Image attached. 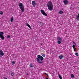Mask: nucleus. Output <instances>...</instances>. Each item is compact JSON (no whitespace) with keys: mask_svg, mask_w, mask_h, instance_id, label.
Listing matches in <instances>:
<instances>
[{"mask_svg":"<svg viewBox=\"0 0 79 79\" xmlns=\"http://www.w3.org/2000/svg\"><path fill=\"white\" fill-rule=\"evenodd\" d=\"M44 59V57L40 55H38L36 58L37 61L40 64H42V63H43V60Z\"/></svg>","mask_w":79,"mask_h":79,"instance_id":"1","label":"nucleus"},{"mask_svg":"<svg viewBox=\"0 0 79 79\" xmlns=\"http://www.w3.org/2000/svg\"><path fill=\"white\" fill-rule=\"evenodd\" d=\"M47 6H48V9L50 11H52L53 10V4L52 2L50 1H49L48 2L47 4Z\"/></svg>","mask_w":79,"mask_h":79,"instance_id":"2","label":"nucleus"},{"mask_svg":"<svg viewBox=\"0 0 79 79\" xmlns=\"http://www.w3.org/2000/svg\"><path fill=\"white\" fill-rule=\"evenodd\" d=\"M19 6L20 9L21 10L22 12H24V7L23 3H19Z\"/></svg>","mask_w":79,"mask_h":79,"instance_id":"3","label":"nucleus"},{"mask_svg":"<svg viewBox=\"0 0 79 79\" xmlns=\"http://www.w3.org/2000/svg\"><path fill=\"white\" fill-rule=\"evenodd\" d=\"M4 34V33H3V32L2 31H1V32H0V38L3 40L5 39V38L4 37V36H3Z\"/></svg>","mask_w":79,"mask_h":79,"instance_id":"4","label":"nucleus"},{"mask_svg":"<svg viewBox=\"0 0 79 79\" xmlns=\"http://www.w3.org/2000/svg\"><path fill=\"white\" fill-rule=\"evenodd\" d=\"M40 11L41 13H42V14H43V15L44 16H47V14H46V13L45 12V11H44V10H41Z\"/></svg>","mask_w":79,"mask_h":79,"instance_id":"5","label":"nucleus"},{"mask_svg":"<svg viewBox=\"0 0 79 79\" xmlns=\"http://www.w3.org/2000/svg\"><path fill=\"white\" fill-rule=\"evenodd\" d=\"M63 2L64 5H68L69 3V1L67 0H64Z\"/></svg>","mask_w":79,"mask_h":79,"instance_id":"6","label":"nucleus"},{"mask_svg":"<svg viewBox=\"0 0 79 79\" xmlns=\"http://www.w3.org/2000/svg\"><path fill=\"white\" fill-rule=\"evenodd\" d=\"M32 4L33 7H35V5H36V3H35V1H32Z\"/></svg>","mask_w":79,"mask_h":79,"instance_id":"7","label":"nucleus"},{"mask_svg":"<svg viewBox=\"0 0 79 79\" xmlns=\"http://www.w3.org/2000/svg\"><path fill=\"white\" fill-rule=\"evenodd\" d=\"M0 55H1V56H3L4 55V53H3V51L1 50L0 51Z\"/></svg>","mask_w":79,"mask_h":79,"instance_id":"8","label":"nucleus"},{"mask_svg":"<svg viewBox=\"0 0 79 79\" xmlns=\"http://www.w3.org/2000/svg\"><path fill=\"white\" fill-rule=\"evenodd\" d=\"M57 40H59L60 41H62L63 40H62V39L60 37H57Z\"/></svg>","mask_w":79,"mask_h":79,"instance_id":"9","label":"nucleus"},{"mask_svg":"<svg viewBox=\"0 0 79 79\" xmlns=\"http://www.w3.org/2000/svg\"><path fill=\"white\" fill-rule=\"evenodd\" d=\"M76 19L77 21H79V14H78L77 16Z\"/></svg>","mask_w":79,"mask_h":79,"instance_id":"10","label":"nucleus"},{"mask_svg":"<svg viewBox=\"0 0 79 79\" xmlns=\"http://www.w3.org/2000/svg\"><path fill=\"white\" fill-rule=\"evenodd\" d=\"M60 59H62L63 57H64V56L62 55H61L60 56H59Z\"/></svg>","mask_w":79,"mask_h":79,"instance_id":"11","label":"nucleus"},{"mask_svg":"<svg viewBox=\"0 0 79 79\" xmlns=\"http://www.w3.org/2000/svg\"><path fill=\"white\" fill-rule=\"evenodd\" d=\"M30 68H33L34 65H33V64H32V63H31L30 64Z\"/></svg>","mask_w":79,"mask_h":79,"instance_id":"12","label":"nucleus"},{"mask_svg":"<svg viewBox=\"0 0 79 79\" xmlns=\"http://www.w3.org/2000/svg\"><path fill=\"white\" fill-rule=\"evenodd\" d=\"M71 77L72 78H74V76L73 74H71Z\"/></svg>","mask_w":79,"mask_h":79,"instance_id":"13","label":"nucleus"},{"mask_svg":"<svg viewBox=\"0 0 79 79\" xmlns=\"http://www.w3.org/2000/svg\"><path fill=\"white\" fill-rule=\"evenodd\" d=\"M63 11H62V10H60L59 12V14L60 15L63 14Z\"/></svg>","mask_w":79,"mask_h":79,"instance_id":"14","label":"nucleus"},{"mask_svg":"<svg viewBox=\"0 0 79 79\" xmlns=\"http://www.w3.org/2000/svg\"><path fill=\"white\" fill-rule=\"evenodd\" d=\"M13 20H14L13 17H12L10 20L11 22H13Z\"/></svg>","mask_w":79,"mask_h":79,"instance_id":"15","label":"nucleus"},{"mask_svg":"<svg viewBox=\"0 0 79 79\" xmlns=\"http://www.w3.org/2000/svg\"><path fill=\"white\" fill-rule=\"evenodd\" d=\"M11 75L12 76H14V72H12L11 73Z\"/></svg>","mask_w":79,"mask_h":79,"instance_id":"16","label":"nucleus"},{"mask_svg":"<svg viewBox=\"0 0 79 79\" xmlns=\"http://www.w3.org/2000/svg\"><path fill=\"white\" fill-rule=\"evenodd\" d=\"M59 77L60 79H63V78H62V77H61V76L60 75V74H59Z\"/></svg>","mask_w":79,"mask_h":79,"instance_id":"17","label":"nucleus"},{"mask_svg":"<svg viewBox=\"0 0 79 79\" xmlns=\"http://www.w3.org/2000/svg\"><path fill=\"white\" fill-rule=\"evenodd\" d=\"M57 43L59 44H61V41L58 40L57 41Z\"/></svg>","mask_w":79,"mask_h":79,"instance_id":"18","label":"nucleus"},{"mask_svg":"<svg viewBox=\"0 0 79 79\" xmlns=\"http://www.w3.org/2000/svg\"><path fill=\"white\" fill-rule=\"evenodd\" d=\"M0 15H2L3 14V12L2 11H1L0 12Z\"/></svg>","mask_w":79,"mask_h":79,"instance_id":"19","label":"nucleus"},{"mask_svg":"<svg viewBox=\"0 0 79 79\" xmlns=\"http://www.w3.org/2000/svg\"><path fill=\"white\" fill-rule=\"evenodd\" d=\"M10 37H11V36H10V35H8L7 36V39H9V38H10Z\"/></svg>","mask_w":79,"mask_h":79,"instance_id":"20","label":"nucleus"},{"mask_svg":"<svg viewBox=\"0 0 79 79\" xmlns=\"http://www.w3.org/2000/svg\"><path fill=\"white\" fill-rule=\"evenodd\" d=\"M75 55H76V56H78V55H79V54L78 53L76 52L75 53Z\"/></svg>","mask_w":79,"mask_h":79,"instance_id":"21","label":"nucleus"},{"mask_svg":"<svg viewBox=\"0 0 79 79\" xmlns=\"http://www.w3.org/2000/svg\"><path fill=\"white\" fill-rule=\"evenodd\" d=\"M73 48H74V47H75V45H73Z\"/></svg>","mask_w":79,"mask_h":79,"instance_id":"22","label":"nucleus"},{"mask_svg":"<svg viewBox=\"0 0 79 79\" xmlns=\"http://www.w3.org/2000/svg\"><path fill=\"white\" fill-rule=\"evenodd\" d=\"M12 64H15V61H13L12 62Z\"/></svg>","mask_w":79,"mask_h":79,"instance_id":"23","label":"nucleus"},{"mask_svg":"<svg viewBox=\"0 0 79 79\" xmlns=\"http://www.w3.org/2000/svg\"><path fill=\"white\" fill-rule=\"evenodd\" d=\"M28 27L30 28V29H31V26L30 25H29V26H28Z\"/></svg>","mask_w":79,"mask_h":79,"instance_id":"24","label":"nucleus"},{"mask_svg":"<svg viewBox=\"0 0 79 79\" xmlns=\"http://www.w3.org/2000/svg\"><path fill=\"white\" fill-rule=\"evenodd\" d=\"M42 56H43L44 57H45V54H43L42 55Z\"/></svg>","mask_w":79,"mask_h":79,"instance_id":"25","label":"nucleus"},{"mask_svg":"<svg viewBox=\"0 0 79 79\" xmlns=\"http://www.w3.org/2000/svg\"><path fill=\"white\" fill-rule=\"evenodd\" d=\"M26 24H27V26H28L29 25V23H27Z\"/></svg>","mask_w":79,"mask_h":79,"instance_id":"26","label":"nucleus"},{"mask_svg":"<svg viewBox=\"0 0 79 79\" xmlns=\"http://www.w3.org/2000/svg\"><path fill=\"white\" fill-rule=\"evenodd\" d=\"M45 74L46 76H48V74L46 73H45Z\"/></svg>","mask_w":79,"mask_h":79,"instance_id":"27","label":"nucleus"},{"mask_svg":"<svg viewBox=\"0 0 79 79\" xmlns=\"http://www.w3.org/2000/svg\"><path fill=\"white\" fill-rule=\"evenodd\" d=\"M76 48H75L74 49V52H76Z\"/></svg>","mask_w":79,"mask_h":79,"instance_id":"28","label":"nucleus"},{"mask_svg":"<svg viewBox=\"0 0 79 79\" xmlns=\"http://www.w3.org/2000/svg\"><path fill=\"white\" fill-rule=\"evenodd\" d=\"M73 44H76V43L75 42H73Z\"/></svg>","mask_w":79,"mask_h":79,"instance_id":"29","label":"nucleus"},{"mask_svg":"<svg viewBox=\"0 0 79 79\" xmlns=\"http://www.w3.org/2000/svg\"><path fill=\"white\" fill-rule=\"evenodd\" d=\"M46 79H48V78H46Z\"/></svg>","mask_w":79,"mask_h":79,"instance_id":"30","label":"nucleus"},{"mask_svg":"<svg viewBox=\"0 0 79 79\" xmlns=\"http://www.w3.org/2000/svg\"><path fill=\"white\" fill-rule=\"evenodd\" d=\"M27 75H28V73L27 74Z\"/></svg>","mask_w":79,"mask_h":79,"instance_id":"31","label":"nucleus"},{"mask_svg":"<svg viewBox=\"0 0 79 79\" xmlns=\"http://www.w3.org/2000/svg\"><path fill=\"white\" fill-rule=\"evenodd\" d=\"M5 79H8L7 78H6Z\"/></svg>","mask_w":79,"mask_h":79,"instance_id":"32","label":"nucleus"}]
</instances>
